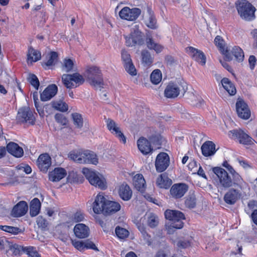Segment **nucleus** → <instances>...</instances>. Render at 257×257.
<instances>
[{
    "instance_id": "4be33fe9",
    "label": "nucleus",
    "mask_w": 257,
    "mask_h": 257,
    "mask_svg": "<svg viewBox=\"0 0 257 257\" xmlns=\"http://www.w3.org/2000/svg\"><path fill=\"white\" fill-rule=\"evenodd\" d=\"M57 91L58 87L56 85H49L41 93V100L43 101L49 100L56 94Z\"/></svg>"
},
{
    "instance_id": "6e6552de",
    "label": "nucleus",
    "mask_w": 257,
    "mask_h": 257,
    "mask_svg": "<svg viewBox=\"0 0 257 257\" xmlns=\"http://www.w3.org/2000/svg\"><path fill=\"white\" fill-rule=\"evenodd\" d=\"M62 80L64 85L67 88L77 87L84 82L83 76L77 73L73 74H63L62 76Z\"/></svg>"
},
{
    "instance_id": "a19ab883",
    "label": "nucleus",
    "mask_w": 257,
    "mask_h": 257,
    "mask_svg": "<svg viewBox=\"0 0 257 257\" xmlns=\"http://www.w3.org/2000/svg\"><path fill=\"white\" fill-rule=\"evenodd\" d=\"M142 61L144 66L149 67L153 63V58L148 51L142 52Z\"/></svg>"
},
{
    "instance_id": "2f4dec72",
    "label": "nucleus",
    "mask_w": 257,
    "mask_h": 257,
    "mask_svg": "<svg viewBox=\"0 0 257 257\" xmlns=\"http://www.w3.org/2000/svg\"><path fill=\"white\" fill-rule=\"evenodd\" d=\"M120 207L119 203L106 200L104 214L107 215L115 213L120 209Z\"/></svg>"
},
{
    "instance_id": "a18cd8bd",
    "label": "nucleus",
    "mask_w": 257,
    "mask_h": 257,
    "mask_svg": "<svg viewBox=\"0 0 257 257\" xmlns=\"http://www.w3.org/2000/svg\"><path fill=\"white\" fill-rule=\"evenodd\" d=\"M58 54L55 52H51L48 55V60L45 63L47 66H51L55 65L57 61Z\"/></svg>"
},
{
    "instance_id": "7ed1b4c3",
    "label": "nucleus",
    "mask_w": 257,
    "mask_h": 257,
    "mask_svg": "<svg viewBox=\"0 0 257 257\" xmlns=\"http://www.w3.org/2000/svg\"><path fill=\"white\" fill-rule=\"evenodd\" d=\"M124 37L127 47L141 46L144 44L145 36L139 25H134L131 28L130 33L124 35Z\"/></svg>"
},
{
    "instance_id": "680f3d73",
    "label": "nucleus",
    "mask_w": 257,
    "mask_h": 257,
    "mask_svg": "<svg viewBox=\"0 0 257 257\" xmlns=\"http://www.w3.org/2000/svg\"><path fill=\"white\" fill-rule=\"evenodd\" d=\"M55 118L58 122L63 125L66 124L67 121L66 118L64 115L60 113H57L55 115Z\"/></svg>"
},
{
    "instance_id": "cd10ccee",
    "label": "nucleus",
    "mask_w": 257,
    "mask_h": 257,
    "mask_svg": "<svg viewBox=\"0 0 257 257\" xmlns=\"http://www.w3.org/2000/svg\"><path fill=\"white\" fill-rule=\"evenodd\" d=\"M8 152L17 158H20L23 156L24 151L22 148L20 147L17 144L11 142L8 144L7 147Z\"/></svg>"
},
{
    "instance_id": "4c0bfd02",
    "label": "nucleus",
    "mask_w": 257,
    "mask_h": 257,
    "mask_svg": "<svg viewBox=\"0 0 257 257\" xmlns=\"http://www.w3.org/2000/svg\"><path fill=\"white\" fill-rule=\"evenodd\" d=\"M146 43L147 47L149 49L154 50L157 53H160L163 49V47L162 45L155 43L151 38L147 39Z\"/></svg>"
},
{
    "instance_id": "72a5a7b5",
    "label": "nucleus",
    "mask_w": 257,
    "mask_h": 257,
    "mask_svg": "<svg viewBox=\"0 0 257 257\" xmlns=\"http://www.w3.org/2000/svg\"><path fill=\"white\" fill-rule=\"evenodd\" d=\"M41 202L37 198H34L31 202L30 213L31 216H37L40 210Z\"/></svg>"
},
{
    "instance_id": "f704fd0d",
    "label": "nucleus",
    "mask_w": 257,
    "mask_h": 257,
    "mask_svg": "<svg viewBox=\"0 0 257 257\" xmlns=\"http://www.w3.org/2000/svg\"><path fill=\"white\" fill-rule=\"evenodd\" d=\"M221 84L224 89L230 95H234L236 93V88L233 84L227 78L221 80Z\"/></svg>"
},
{
    "instance_id": "393cba45",
    "label": "nucleus",
    "mask_w": 257,
    "mask_h": 257,
    "mask_svg": "<svg viewBox=\"0 0 257 257\" xmlns=\"http://www.w3.org/2000/svg\"><path fill=\"white\" fill-rule=\"evenodd\" d=\"M66 175V170L62 168H56L49 173V180L53 182H58Z\"/></svg>"
},
{
    "instance_id": "f3484780",
    "label": "nucleus",
    "mask_w": 257,
    "mask_h": 257,
    "mask_svg": "<svg viewBox=\"0 0 257 257\" xmlns=\"http://www.w3.org/2000/svg\"><path fill=\"white\" fill-rule=\"evenodd\" d=\"M107 127L108 130L115 135L120 141L123 144L126 143V139L123 133L121 132L118 124L113 120L108 119L107 121Z\"/></svg>"
},
{
    "instance_id": "e433bc0d",
    "label": "nucleus",
    "mask_w": 257,
    "mask_h": 257,
    "mask_svg": "<svg viewBox=\"0 0 257 257\" xmlns=\"http://www.w3.org/2000/svg\"><path fill=\"white\" fill-rule=\"evenodd\" d=\"M231 57L233 56L236 60L238 62H242L244 58V53L243 50L237 46H234L232 47L231 49H230L229 51Z\"/></svg>"
},
{
    "instance_id": "864d4df0",
    "label": "nucleus",
    "mask_w": 257,
    "mask_h": 257,
    "mask_svg": "<svg viewBox=\"0 0 257 257\" xmlns=\"http://www.w3.org/2000/svg\"><path fill=\"white\" fill-rule=\"evenodd\" d=\"M196 198L193 195L189 196L185 200V205L188 208H193L196 206Z\"/></svg>"
},
{
    "instance_id": "58836bf2",
    "label": "nucleus",
    "mask_w": 257,
    "mask_h": 257,
    "mask_svg": "<svg viewBox=\"0 0 257 257\" xmlns=\"http://www.w3.org/2000/svg\"><path fill=\"white\" fill-rule=\"evenodd\" d=\"M51 105L53 108L60 111L65 112L68 109V105L65 102L61 100L52 101Z\"/></svg>"
},
{
    "instance_id": "ddd939ff",
    "label": "nucleus",
    "mask_w": 257,
    "mask_h": 257,
    "mask_svg": "<svg viewBox=\"0 0 257 257\" xmlns=\"http://www.w3.org/2000/svg\"><path fill=\"white\" fill-rule=\"evenodd\" d=\"M170 159L168 155L166 153H161L158 155L155 162L157 171L162 172L169 166Z\"/></svg>"
},
{
    "instance_id": "3c124183",
    "label": "nucleus",
    "mask_w": 257,
    "mask_h": 257,
    "mask_svg": "<svg viewBox=\"0 0 257 257\" xmlns=\"http://www.w3.org/2000/svg\"><path fill=\"white\" fill-rule=\"evenodd\" d=\"M26 246L24 247L18 244H14L11 247V250L13 253L15 255H20L22 252H25V248Z\"/></svg>"
},
{
    "instance_id": "423d86ee",
    "label": "nucleus",
    "mask_w": 257,
    "mask_h": 257,
    "mask_svg": "<svg viewBox=\"0 0 257 257\" xmlns=\"http://www.w3.org/2000/svg\"><path fill=\"white\" fill-rule=\"evenodd\" d=\"M165 218L172 221V226L176 228H182L183 226V220L185 219L184 214L176 210L167 209L165 212Z\"/></svg>"
},
{
    "instance_id": "09e8293b",
    "label": "nucleus",
    "mask_w": 257,
    "mask_h": 257,
    "mask_svg": "<svg viewBox=\"0 0 257 257\" xmlns=\"http://www.w3.org/2000/svg\"><path fill=\"white\" fill-rule=\"evenodd\" d=\"M0 228L3 231L14 234H18L20 232V228L11 226L1 225Z\"/></svg>"
},
{
    "instance_id": "8fccbe9b",
    "label": "nucleus",
    "mask_w": 257,
    "mask_h": 257,
    "mask_svg": "<svg viewBox=\"0 0 257 257\" xmlns=\"http://www.w3.org/2000/svg\"><path fill=\"white\" fill-rule=\"evenodd\" d=\"M73 66L74 63L72 60L70 59H65L63 62L62 69L66 72H69L73 69Z\"/></svg>"
},
{
    "instance_id": "f03ea898",
    "label": "nucleus",
    "mask_w": 257,
    "mask_h": 257,
    "mask_svg": "<svg viewBox=\"0 0 257 257\" xmlns=\"http://www.w3.org/2000/svg\"><path fill=\"white\" fill-rule=\"evenodd\" d=\"M236 9L240 18L247 21L254 19L255 8L246 0H239L235 3Z\"/></svg>"
},
{
    "instance_id": "e2e57ef3",
    "label": "nucleus",
    "mask_w": 257,
    "mask_h": 257,
    "mask_svg": "<svg viewBox=\"0 0 257 257\" xmlns=\"http://www.w3.org/2000/svg\"><path fill=\"white\" fill-rule=\"evenodd\" d=\"M177 246L180 248H186L190 246V242L186 240H180L177 242Z\"/></svg>"
},
{
    "instance_id": "603ef678",
    "label": "nucleus",
    "mask_w": 257,
    "mask_h": 257,
    "mask_svg": "<svg viewBox=\"0 0 257 257\" xmlns=\"http://www.w3.org/2000/svg\"><path fill=\"white\" fill-rule=\"evenodd\" d=\"M124 67L126 70V71L132 76H135L137 75V70L133 63V62L126 64H124Z\"/></svg>"
},
{
    "instance_id": "a211bd4d",
    "label": "nucleus",
    "mask_w": 257,
    "mask_h": 257,
    "mask_svg": "<svg viewBox=\"0 0 257 257\" xmlns=\"http://www.w3.org/2000/svg\"><path fill=\"white\" fill-rule=\"evenodd\" d=\"M106 200L102 194L99 193L96 196L93 204V210L96 214L104 213Z\"/></svg>"
},
{
    "instance_id": "c9c22d12",
    "label": "nucleus",
    "mask_w": 257,
    "mask_h": 257,
    "mask_svg": "<svg viewBox=\"0 0 257 257\" xmlns=\"http://www.w3.org/2000/svg\"><path fill=\"white\" fill-rule=\"evenodd\" d=\"M27 57L28 62L32 63L39 60L41 58V54L39 51L30 47L28 49Z\"/></svg>"
},
{
    "instance_id": "9d476101",
    "label": "nucleus",
    "mask_w": 257,
    "mask_h": 257,
    "mask_svg": "<svg viewBox=\"0 0 257 257\" xmlns=\"http://www.w3.org/2000/svg\"><path fill=\"white\" fill-rule=\"evenodd\" d=\"M35 115L37 114H34L29 107H23L18 111L17 119L20 122L34 124L35 121Z\"/></svg>"
},
{
    "instance_id": "f8f14e48",
    "label": "nucleus",
    "mask_w": 257,
    "mask_h": 257,
    "mask_svg": "<svg viewBox=\"0 0 257 257\" xmlns=\"http://www.w3.org/2000/svg\"><path fill=\"white\" fill-rule=\"evenodd\" d=\"M141 13L139 8L130 9L127 7L122 8L119 12V16L121 19L133 21L136 20Z\"/></svg>"
},
{
    "instance_id": "052dcab7",
    "label": "nucleus",
    "mask_w": 257,
    "mask_h": 257,
    "mask_svg": "<svg viewBox=\"0 0 257 257\" xmlns=\"http://www.w3.org/2000/svg\"><path fill=\"white\" fill-rule=\"evenodd\" d=\"M37 223L39 227L46 228L48 225L47 221L43 217L39 216L37 219Z\"/></svg>"
},
{
    "instance_id": "37998d69",
    "label": "nucleus",
    "mask_w": 257,
    "mask_h": 257,
    "mask_svg": "<svg viewBox=\"0 0 257 257\" xmlns=\"http://www.w3.org/2000/svg\"><path fill=\"white\" fill-rule=\"evenodd\" d=\"M71 115L75 125L78 128H81L83 126V119L81 115L78 113H73Z\"/></svg>"
},
{
    "instance_id": "473e14b6",
    "label": "nucleus",
    "mask_w": 257,
    "mask_h": 257,
    "mask_svg": "<svg viewBox=\"0 0 257 257\" xmlns=\"http://www.w3.org/2000/svg\"><path fill=\"white\" fill-rule=\"evenodd\" d=\"M148 16L145 19V23L149 28L156 29L158 27L157 20L154 16V13L150 9H148Z\"/></svg>"
},
{
    "instance_id": "aec40b11",
    "label": "nucleus",
    "mask_w": 257,
    "mask_h": 257,
    "mask_svg": "<svg viewBox=\"0 0 257 257\" xmlns=\"http://www.w3.org/2000/svg\"><path fill=\"white\" fill-rule=\"evenodd\" d=\"M37 165L41 171L47 172L51 165V158L49 155L47 153L40 155L37 160Z\"/></svg>"
},
{
    "instance_id": "c85d7f7f",
    "label": "nucleus",
    "mask_w": 257,
    "mask_h": 257,
    "mask_svg": "<svg viewBox=\"0 0 257 257\" xmlns=\"http://www.w3.org/2000/svg\"><path fill=\"white\" fill-rule=\"evenodd\" d=\"M118 194L122 200L128 201L132 197V191L128 185L122 184L119 187Z\"/></svg>"
},
{
    "instance_id": "a878e982",
    "label": "nucleus",
    "mask_w": 257,
    "mask_h": 257,
    "mask_svg": "<svg viewBox=\"0 0 257 257\" xmlns=\"http://www.w3.org/2000/svg\"><path fill=\"white\" fill-rule=\"evenodd\" d=\"M172 183V180L168 178L166 173L160 175L156 180V185L160 188L168 189Z\"/></svg>"
},
{
    "instance_id": "2eb2a0df",
    "label": "nucleus",
    "mask_w": 257,
    "mask_h": 257,
    "mask_svg": "<svg viewBox=\"0 0 257 257\" xmlns=\"http://www.w3.org/2000/svg\"><path fill=\"white\" fill-rule=\"evenodd\" d=\"M188 190V186L185 183L174 184L170 189L171 196L175 199L182 197Z\"/></svg>"
},
{
    "instance_id": "79ce46f5",
    "label": "nucleus",
    "mask_w": 257,
    "mask_h": 257,
    "mask_svg": "<svg viewBox=\"0 0 257 257\" xmlns=\"http://www.w3.org/2000/svg\"><path fill=\"white\" fill-rule=\"evenodd\" d=\"M229 173L232 177L233 186L241 187L243 181L240 175L234 169Z\"/></svg>"
},
{
    "instance_id": "b1692460",
    "label": "nucleus",
    "mask_w": 257,
    "mask_h": 257,
    "mask_svg": "<svg viewBox=\"0 0 257 257\" xmlns=\"http://www.w3.org/2000/svg\"><path fill=\"white\" fill-rule=\"evenodd\" d=\"M137 144L138 149L144 155H147L153 151L150 143L143 137L138 140Z\"/></svg>"
},
{
    "instance_id": "6ab92c4d",
    "label": "nucleus",
    "mask_w": 257,
    "mask_h": 257,
    "mask_svg": "<svg viewBox=\"0 0 257 257\" xmlns=\"http://www.w3.org/2000/svg\"><path fill=\"white\" fill-rule=\"evenodd\" d=\"M214 43L227 60L230 61L232 60L231 56L229 52L230 48L228 49L225 47V42L221 36H217L215 38Z\"/></svg>"
},
{
    "instance_id": "dca6fc26",
    "label": "nucleus",
    "mask_w": 257,
    "mask_h": 257,
    "mask_svg": "<svg viewBox=\"0 0 257 257\" xmlns=\"http://www.w3.org/2000/svg\"><path fill=\"white\" fill-rule=\"evenodd\" d=\"M186 52L192 57L193 59L204 65L206 63V57L203 52L193 47H188L186 49Z\"/></svg>"
},
{
    "instance_id": "9b49d317",
    "label": "nucleus",
    "mask_w": 257,
    "mask_h": 257,
    "mask_svg": "<svg viewBox=\"0 0 257 257\" xmlns=\"http://www.w3.org/2000/svg\"><path fill=\"white\" fill-rule=\"evenodd\" d=\"M228 136L232 139H237L240 144L250 145L252 143V138L240 129L229 131Z\"/></svg>"
},
{
    "instance_id": "1a4fd4ad",
    "label": "nucleus",
    "mask_w": 257,
    "mask_h": 257,
    "mask_svg": "<svg viewBox=\"0 0 257 257\" xmlns=\"http://www.w3.org/2000/svg\"><path fill=\"white\" fill-rule=\"evenodd\" d=\"M187 87L179 83L170 82L166 86L165 91V96L169 98H175L180 93L183 94L186 92Z\"/></svg>"
},
{
    "instance_id": "774afa93",
    "label": "nucleus",
    "mask_w": 257,
    "mask_h": 257,
    "mask_svg": "<svg viewBox=\"0 0 257 257\" xmlns=\"http://www.w3.org/2000/svg\"><path fill=\"white\" fill-rule=\"evenodd\" d=\"M222 166L225 168L229 173L234 170L233 167L226 161L223 162Z\"/></svg>"
},
{
    "instance_id": "412c9836",
    "label": "nucleus",
    "mask_w": 257,
    "mask_h": 257,
    "mask_svg": "<svg viewBox=\"0 0 257 257\" xmlns=\"http://www.w3.org/2000/svg\"><path fill=\"white\" fill-rule=\"evenodd\" d=\"M74 233L79 238H85L89 236L90 229L88 226L83 223H78L74 227Z\"/></svg>"
},
{
    "instance_id": "5701e85b",
    "label": "nucleus",
    "mask_w": 257,
    "mask_h": 257,
    "mask_svg": "<svg viewBox=\"0 0 257 257\" xmlns=\"http://www.w3.org/2000/svg\"><path fill=\"white\" fill-rule=\"evenodd\" d=\"M28 208V205L26 202L20 201L13 207L11 215L14 217L22 216L26 213Z\"/></svg>"
},
{
    "instance_id": "bb28decb",
    "label": "nucleus",
    "mask_w": 257,
    "mask_h": 257,
    "mask_svg": "<svg viewBox=\"0 0 257 257\" xmlns=\"http://www.w3.org/2000/svg\"><path fill=\"white\" fill-rule=\"evenodd\" d=\"M239 196L238 191L231 189L227 192L224 196V200L228 204H234Z\"/></svg>"
},
{
    "instance_id": "4468645a",
    "label": "nucleus",
    "mask_w": 257,
    "mask_h": 257,
    "mask_svg": "<svg viewBox=\"0 0 257 257\" xmlns=\"http://www.w3.org/2000/svg\"><path fill=\"white\" fill-rule=\"evenodd\" d=\"M236 110L239 117L244 119H247L249 118L250 111L243 100L238 99L236 102Z\"/></svg>"
},
{
    "instance_id": "69168bd1",
    "label": "nucleus",
    "mask_w": 257,
    "mask_h": 257,
    "mask_svg": "<svg viewBox=\"0 0 257 257\" xmlns=\"http://www.w3.org/2000/svg\"><path fill=\"white\" fill-rule=\"evenodd\" d=\"M248 62L251 69H253L256 64V59L255 56L251 55L248 59Z\"/></svg>"
},
{
    "instance_id": "0eeeda50",
    "label": "nucleus",
    "mask_w": 257,
    "mask_h": 257,
    "mask_svg": "<svg viewBox=\"0 0 257 257\" xmlns=\"http://www.w3.org/2000/svg\"><path fill=\"white\" fill-rule=\"evenodd\" d=\"M87 75L91 85L96 88L102 87L103 83L101 73L97 67H89L87 70Z\"/></svg>"
},
{
    "instance_id": "338daca9",
    "label": "nucleus",
    "mask_w": 257,
    "mask_h": 257,
    "mask_svg": "<svg viewBox=\"0 0 257 257\" xmlns=\"http://www.w3.org/2000/svg\"><path fill=\"white\" fill-rule=\"evenodd\" d=\"M19 169L25 172L27 174H29L32 172V169L29 165L21 166L19 168Z\"/></svg>"
},
{
    "instance_id": "6e6d98bb",
    "label": "nucleus",
    "mask_w": 257,
    "mask_h": 257,
    "mask_svg": "<svg viewBox=\"0 0 257 257\" xmlns=\"http://www.w3.org/2000/svg\"><path fill=\"white\" fill-rule=\"evenodd\" d=\"M72 219L75 222H81L84 219V214L81 211H77L73 215Z\"/></svg>"
},
{
    "instance_id": "7c9ffc66",
    "label": "nucleus",
    "mask_w": 257,
    "mask_h": 257,
    "mask_svg": "<svg viewBox=\"0 0 257 257\" xmlns=\"http://www.w3.org/2000/svg\"><path fill=\"white\" fill-rule=\"evenodd\" d=\"M133 185L137 190L143 191L146 187V181L142 174L135 175L133 179Z\"/></svg>"
},
{
    "instance_id": "c756f323",
    "label": "nucleus",
    "mask_w": 257,
    "mask_h": 257,
    "mask_svg": "<svg viewBox=\"0 0 257 257\" xmlns=\"http://www.w3.org/2000/svg\"><path fill=\"white\" fill-rule=\"evenodd\" d=\"M201 151L203 155L205 157L213 155L216 152L215 145L211 141H206L202 145Z\"/></svg>"
},
{
    "instance_id": "5fc2aeb1",
    "label": "nucleus",
    "mask_w": 257,
    "mask_h": 257,
    "mask_svg": "<svg viewBox=\"0 0 257 257\" xmlns=\"http://www.w3.org/2000/svg\"><path fill=\"white\" fill-rule=\"evenodd\" d=\"M158 223V218L153 214H150L148 217V224L151 227H155Z\"/></svg>"
},
{
    "instance_id": "ea45409f",
    "label": "nucleus",
    "mask_w": 257,
    "mask_h": 257,
    "mask_svg": "<svg viewBox=\"0 0 257 257\" xmlns=\"http://www.w3.org/2000/svg\"><path fill=\"white\" fill-rule=\"evenodd\" d=\"M162 74L160 70H154L150 75L151 82L155 85L158 84L162 80Z\"/></svg>"
},
{
    "instance_id": "13d9d810",
    "label": "nucleus",
    "mask_w": 257,
    "mask_h": 257,
    "mask_svg": "<svg viewBox=\"0 0 257 257\" xmlns=\"http://www.w3.org/2000/svg\"><path fill=\"white\" fill-rule=\"evenodd\" d=\"M121 59L123 65L130 63L132 62L130 54L125 50L121 51Z\"/></svg>"
},
{
    "instance_id": "f257e3e1",
    "label": "nucleus",
    "mask_w": 257,
    "mask_h": 257,
    "mask_svg": "<svg viewBox=\"0 0 257 257\" xmlns=\"http://www.w3.org/2000/svg\"><path fill=\"white\" fill-rule=\"evenodd\" d=\"M68 157L75 162L80 164H91L96 165L98 162L96 154L88 150L83 152L73 151L69 153Z\"/></svg>"
},
{
    "instance_id": "39448f33",
    "label": "nucleus",
    "mask_w": 257,
    "mask_h": 257,
    "mask_svg": "<svg viewBox=\"0 0 257 257\" xmlns=\"http://www.w3.org/2000/svg\"><path fill=\"white\" fill-rule=\"evenodd\" d=\"M82 172L92 185L102 190L106 188V180L99 173L86 168L82 169Z\"/></svg>"
},
{
    "instance_id": "4d7b16f0",
    "label": "nucleus",
    "mask_w": 257,
    "mask_h": 257,
    "mask_svg": "<svg viewBox=\"0 0 257 257\" xmlns=\"http://www.w3.org/2000/svg\"><path fill=\"white\" fill-rule=\"evenodd\" d=\"M73 246L77 250L82 251H84V241L73 239L71 240Z\"/></svg>"
},
{
    "instance_id": "0e129e2a",
    "label": "nucleus",
    "mask_w": 257,
    "mask_h": 257,
    "mask_svg": "<svg viewBox=\"0 0 257 257\" xmlns=\"http://www.w3.org/2000/svg\"><path fill=\"white\" fill-rule=\"evenodd\" d=\"M141 232L143 238L146 241V243H147L148 245H150L152 243L151 236L147 233L146 230H141Z\"/></svg>"
},
{
    "instance_id": "bf43d9fd",
    "label": "nucleus",
    "mask_w": 257,
    "mask_h": 257,
    "mask_svg": "<svg viewBox=\"0 0 257 257\" xmlns=\"http://www.w3.org/2000/svg\"><path fill=\"white\" fill-rule=\"evenodd\" d=\"M92 249L93 250H97V248L95 245L89 240L84 241V250L85 249Z\"/></svg>"
},
{
    "instance_id": "de8ad7c7",
    "label": "nucleus",
    "mask_w": 257,
    "mask_h": 257,
    "mask_svg": "<svg viewBox=\"0 0 257 257\" xmlns=\"http://www.w3.org/2000/svg\"><path fill=\"white\" fill-rule=\"evenodd\" d=\"M28 81L36 89L38 90L40 85L37 77L33 74H30L28 77Z\"/></svg>"
},
{
    "instance_id": "49530a36",
    "label": "nucleus",
    "mask_w": 257,
    "mask_h": 257,
    "mask_svg": "<svg viewBox=\"0 0 257 257\" xmlns=\"http://www.w3.org/2000/svg\"><path fill=\"white\" fill-rule=\"evenodd\" d=\"M25 253L28 254L29 257H41L36 250V248L32 246H26Z\"/></svg>"
},
{
    "instance_id": "20e7f679",
    "label": "nucleus",
    "mask_w": 257,
    "mask_h": 257,
    "mask_svg": "<svg viewBox=\"0 0 257 257\" xmlns=\"http://www.w3.org/2000/svg\"><path fill=\"white\" fill-rule=\"evenodd\" d=\"M213 172L216 175L215 183L218 188H228L233 186V182L227 172L221 167H214Z\"/></svg>"
},
{
    "instance_id": "c03bdc74",
    "label": "nucleus",
    "mask_w": 257,
    "mask_h": 257,
    "mask_svg": "<svg viewBox=\"0 0 257 257\" xmlns=\"http://www.w3.org/2000/svg\"><path fill=\"white\" fill-rule=\"evenodd\" d=\"M115 232L117 236L120 239L127 237L129 234V232L127 230L119 226H117L115 228Z\"/></svg>"
}]
</instances>
